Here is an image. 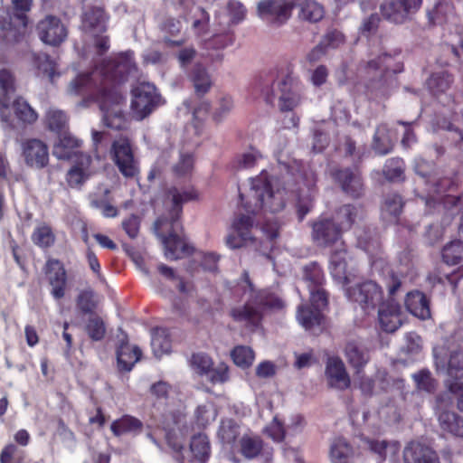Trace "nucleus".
I'll list each match as a JSON object with an SVG mask.
<instances>
[{
  "instance_id": "c03bdc74",
  "label": "nucleus",
  "mask_w": 463,
  "mask_h": 463,
  "mask_svg": "<svg viewBox=\"0 0 463 463\" xmlns=\"http://www.w3.org/2000/svg\"><path fill=\"white\" fill-rule=\"evenodd\" d=\"M359 209L352 205H344L335 214V222L338 225L341 231H345L351 228L352 224L359 215Z\"/></svg>"
},
{
  "instance_id": "e2e57ef3",
  "label": "nucleus",
  "mask_w": 463,
  "mask_h": 463,
  "mask_svg": "<svg viewBox=\"0 0 463 463\" xmlns=\"http://www.w3.org/2000/svg\"><path fill=\"white\" fill-rule=\"evenodd\" d=\"M310 292V302L313 309L319 310L322 313V310L327 306V295L322 286L317 288H311L309 289Z\"/></svg>"
},
{
  "instance_id": "8fccbe9b",
  "label": "nucleus",
  "mask_w": 463,
  "mask_h": 463,
  "mask_svg": "<svg viewBox=\"0 0 463 463\" xmlns=\"http://www.w3.org/2000/svg\"><path fill=\"white\" fill-rule=\"evenodd\" d=\"M218 435L223 443L232 444L241 435V427L232 420H224L221 423Z\"/></svg>"
},
{
  "instance_id": "3c124183",
  "label": "nucleus",
  "mask_w": 463,
  "mask_h": 463,
  "mask_svg": "<svg viewBox=\"0 0 463 463\" xmlns=\"http://www.w3.org/2000/svg\"><path fill=\"white\" fill-rule=\"evenodd\" d=\"M32 241L41 248H48L54 243L55 236L49 226L43 224L34 229Z\"/></svg>"
},
{
  "instance_id": "473e14b6",
  "label": "nucleus",
  "mask_w": 463,
  "mask_h": 463,
  "mask_svg": "<svg viewBox=\"0 0 463 463\" xmlns=\"http://www.w3.org/2000/svg\"><path fill=\"white\" fill-rule=\"evenodd\" d=\"M80 145V140L71 134L64 133L60 136L59 140L53 146V156L59 159H69L72 156L73 150Z\"/></svg>"
},
{
  "instance_id": "f704fd0d",
  "label": "nucleus",
  "mask_w": 463,
  "mask_h": 463,
  "mask_svg": "<svg viewBox=\"0 0 463 463\" xmlns=\"http://www.w3.org/2000/svg\"><path fill=\"white\" fill-rule=\"evenodd\" d=\"M297 320L306 329L313 330L319 326L323 320L322 313L315 310L308 306L300 305L297 310Z\"/></svg>"
},
{
  "instance_id": "a19ab883",
  "label": "nucleus",
  "mask_w": 463,
  "mask_h": 463,
  "mask_svg": "<svg viewBox=\"0 0 463 463\" xmlns=\"http://www.w3.org/2000/svg\"><path fill=\"white\" fill-rule=\"evenodd\" d=\"M452 80V77L448 71H439L432 73L427 80V87L432 94L438 95L449 90Z\"/></svg>"
},
{
  "instance_id": "680f3d73",
  "label": "nucleus",
  "mask_w": 463,
  "mask_h": 463,
  "mask_svg": "<svg viewBox=\"0 0 463 463\" xmlns=\"http://www.w3.org/2000/svg\"><path fill=\"white\" fill-rule=\"evenodd\" d=\"M195 418L200 426H205L215 420V409L210 403L200 405L195 411Z\"/></svg>"
},
{
  "instance_id": "6e6d98bb",
  "label": "nucleus",
  "mask_w": 463,
  "mask_h": 463,
  "mask_svg": "<svg viewBox=\"0 0 463 463\" xmlns=\"http://www.w3.org/2000/svg\"><path fill=\"white\" fill-rule=\"evenodd\" d=\"M258 302L264 307L272 310H281L285 307L284 300L279 295L269 290H264L259 295Z\"/></svg>"
},
{
  "instance_id": "7c9ffc66",
  "label": "nucleus",
  "mask_w": 463,
  "mask_h": 463,
  "mask_svg": "<svg viewBox=\"0 0 463 463\" xmlns=\"http://www.w3.org/2000/svg\"><path fill=\"white\" fill-rule=\"evenodd\" d=\"M364 445L378 456L380 462L384 461L388 457H394L399 451V444L394 441L384 439H364Z\"/></svg>"
},
{
  "instance_id": "4be33fe9",
  "label": "nucleus",
  "mask_w": 463,
  "mask_h": 463,
  "mask_svg": "<svg viewBox=\"0 0 463 463\" xmlns=\"http://www.w3.org/2000/svg\"><path fill=\"white\" fill-rule=\"evenodd\" d=\"M326 379L330 387L341 391L347 389L351 383L344 363L336 357H331L327 360Z\"/></svg>"
},
{
  "instance_id": "a211bd4d",
  "label": "nucleus",
  "mask_w": 463,
  "mask_h": 463,
  "mask_svg": "<svg viewBox=\"0 0 463 463\" xmlns=\"http://www.w3.org/2000/svg\"><path fill=\"white\" fill-rule=\"evenodd\" d=\"M46 277L52 287L51 294L55 299L65 295L67 275L63 265L57 260H50L46 263Z\"/></svg>"
},
{
  "instance_id": "5701e85b",
  "label": "nucleus",
  "mask_w": 463,
  "mask_h": 463,
  "mask_svg": "<svg viewBox=\"0 0 463 463\" xmlns=\"http://www.w3.org/2000/svg\"><path fill=\"white\" fill-rule=\"evenodd\" d=\"M108 16L99 6L87 10L82 17L83 31L92 37H97L106 32Z\"/></svg>"
},
{
  "instance_id": "2f4dec72",
  "label": "nucleus",
  "mask_w": 463,
  "mask_h": 463,
  "mask_svg": "<svg viewBox=\"0 0 463 463\" xmlns=\"http://www.w3.org/2000/svg\"><path fill=\"white\" fill-rule=\"evenodd\" d=\"M142 422L130 415H124L120 419L114 420L110 425V430L115 436L124 434H137L141 432Z\"/></svg>"
},
{
  "instance_id": "e433bc0d",
  "label": "nucleus",
  "mask_w": 463,
  "mask_h": 463,
  "mask_svg": "<svg viewBox=\"0 0 463 463\" xmlns=\"http://www.w3.org/2000/svg\"><path fill=\"white\" fill-rule=\"evenodd\" d=\"M151 347L156 357L160 358L171 351L169 333L165 328H156L152 332Z\"/></svg>"
},
{
  "instance_id": "ea45409f",
  "label": "nucleus",
  "mask_w": 463,
  "mask_h": 463,
  "mask_svg": "<svg viewBox=\"0 0 463 463\" xmlns=\"http://www.w3.org/2000/svg\"><path fill=\"white\" fill-rule=\"evenodd\" d=\"M345 351L348 362L356 369V374H360L361 369L369 360L367 353L353 342L346 345Z\"/></svg>"
},
{
  "instance_id": "f257e3e1",
  "label": "nucleus",
  "mask_w": 463,
  "mask_h": 463,
  "mask_svg": "<svg viewBox=\"0 0 463 463\" xmlns=\"http://www.w3.org/2000/svg\"><path fill=\"white\" fill-rule=\"evenodd\" d=\"M198 193L193 187H172L166 194L165 205L169 213L167 217L159 218L155 223L157 236L162 240L165 248V257L170 260H176L192 253L193 248L187 241L175 233L169 236L164 234L165 226L170 225L173 230L177 227L183 204L198 199Z\"/></svg>"
},
{
  "instance_id": "09e8293b",
  "label": "nucleus",
  "mask_w": 463,
  "mask_h": 463,
  "mask_svg": "<svg viewBox=\"0 0 463 463\" xmlns=\"http://www.w3.org/2000/svg\"><path fill=\"white\" fill-rule=\"evenodd\" d=\"M232 317L238 322L255 325L260 318V311L250 305L239 307L232 310Z\"/></svg>"
},
{
  "instance_id": "9d476101",
  "label": "nucleus",
  "mask_w": 463,
  "mask_h": 463,
  "mask_svg": "<svg viewBox=\"0 0 463 463\" xmlns=\"http://www.w3.org/2000/svg\"><path fill=\"white\" fill-rule=\"evenodd\" d=\"M421 5L422 0H391L382 4L380 10L384 19L402 24L411 20Z\"/></svg>"
},
{
  "instance_id": "aec40b11",
  "label": "nucleus",
  "mask_w": 463,
  "mask_h": 463,
  "mask_svg": "<svg viewBox=\"0 0 463 463\" xmlns=\"http://www.w3.org/2000/svg\"><path fill=\"white\" fill-rule=\"evenodd\" d=\"M330 257L329 269L333 279L344 288L354 282V275L347 270L346 252L343 246L338 247Z\"/></svg>"
},
{
  "instance_id": "0eeeda50",
  "label": "nucleus",
  "mask_w": 463,
  "mask_h": 463,
  "mask_svg": "<svg viewBox=\"0 0 463 463\" xmlns=\"http://www.w3.org/2000/svg\"><path fill=\"white\" fill-rule=\"evenodd\" d=\"M344 289L347 298L359 304L364 310L374 309L383 300V290L373 280L349 284Z\"/></svg>"
},
{
  "instance_id": "4c0bfd02",
  "label": "nucleus",
  "mask_w": 463,
  "mask_h": 463,
  "mask_svg": "<svg viewBox=\"0 0 463 463\" xmlns=\"http://www.w3.org/2000/svg\"><path fill=\"white\" fill-rule=\"evenodd\" d=\"M393 147L392 137L390 136L389 129L385 125H380L373 136V148L378 155H386Z\"/></svg>"
},
{
  "instance_id": "a18cd8bd",
  "label": "nucleus",
  "mask_w": 463,
  "mask_h": 463,
  "mask_svg": "<svg viewBox=\"0 0 463 463\" xmlns=\"http://www.w3.org/2000/svg\"><path fill=\"white\" fill-rule=\"evenodd\" d=\"M231 356L233 363L241 368L250 367L255 360L254 351L246 345L235 346L231 352Z\"/></svg>"
},
{
  "instance_id": "cd10ccee",
  "label": "nucleus",
  "mask_w": 463,
  "mask_h": 463,
  "mask_svg": "<svg viewBox=\"0 0 463 463\" xmlns=\"http://www.w3.org/2000/svg\"><path fill=\"white\" fill-rule=\"evenodd\" d=\"M194 92L201 97L205 95L213 86V80L207 70L201 64H196L189 74Z\"/></svg>"
},
{
  "instance_id": "a878e982",
  "label": "nucleus",
  "mask_w": 463,
  "mask_h": 463,
  "mask_svg": "<svg viewBox=\"0 0 463 463\" xmlns=\"http://www.w3.org/2000/svg\"><path fill=\"white\" fill-rule=\"evenodd\" d=\"M334 177L346 194L355 197L361 194L363 183L358 173L352 172L349 169L337 170L334 173Z\"/></svg>"
},
{
  "instance_id": "39448f33",
  "label": "nucleus",
  "mask_w": 463,
  "mask_h": 463,
  "mask_svg": "<svg viewBox=\"0 0 463 463\" xmlns=\"http://www.w3.org/2000/svg\"><path fill=\"white\" fill-rule=\"evenodd\" d=\"M97 101L103 113V122L108 128L113 129L124 128L123 97L119 91L115 89H104L99 94Z\"/></svg>"
},
{
  "instance_id": "ddd939ff",
  "label": "nucleus",
  "mask_w": 463,
  "mask_h": 463,
  "mask_svg": "<svg viewBox=\"0 0 463 463\" xmlns=\"http://www.w3.org/2000/svg\"><path fill=\"white\" fill-rule=\"evenodd\" d=\"M341 229L338 225L327 218H320L313 224L312 237L317 245L328 247L343 246L341 241Z\"/></svg>"
},
{
  "instance_id": "37998d69",
  "label": "nucleus",
  "mask_w": 463,
  "mask_h": 463,
  "mask_svg": "<svg viewBox=\"0 0 463 463\" xmlns=\"http://www.w3.org/2000/svg\"><path fill=\"white\" fill-rule=\"evenodd\" d=\"M402 209V198L397 195L386 197L382 208V217L388 222H395Z\"/></svg>"
},
{
  "instance_id": "de8ad7c7",
  "label": "nucleus",
  "mask_w": 463,
  "mask_h": 463,
  "mask_svg": "<svg viewBox=\"0 0 463 463\" xmlns=\"http://www.w3.org/2000/svg\"><path fill=\"white\" fill-rule=\"evenodd\" d=\"M191 451L195 458L201 462H205L210 455V444L205 435L199 434L194 436L190 444Z\"/></svg>"
},
{
  "instance_id": "338daca9",
  "label": "nucleus",
  "mask_w": 463,
  "mask_h": 463,
  "mask_svg": "<svg viewBox=\"0 0 463 463\" xmlns=\"http://www.w3.org/2000/svg\"><path fill=\"white\" fill-rule=\"evenodd\" d=\"M452 12V6L446 2L438 3L429 13V18L433 24H441L446 20L447 14Z\"/></svg>"
},
{
  "instance_id": "7ed1b4c3",
  "label": "nucleus",
  "mask_w": 463,
  "mask_h": 463,
  "mask_svg": "<svg viewBox=\"0 0 463 463\" xmlns=\"http://www.w3.org/2000/svg\"><path fill=\"white\" fill-rule=\"evenodd\" d=\"M303 85L299 79L292 73H288L273 83L271 95L267 97L269 103L278 99L281 110H292L298 106L302 99Z\"/></svg>"
},
{
  "instance_id": "c9c22d12",
  "label": "nucleus",
  "mask_w": 463,
  "mask_h": 463,
  "mask_svg": "<svg viewBox=\"0 0 463 463\" xmlns=\"http://www.w3.org/2000/svg\"><path fill=\"white\" fill-rule=\"evenodd\" d=\"M353 456V449L348 442L342 439H335L329 449V458L331 463H350Z\"/></svg>"
},
{
  "instance_id": "9b49d317",
  "label": "nucleus",
  "mask_w": 463,
  "mask_h": 463,
  "mask_svg": "<svg viewBox=\"0 0 463 463\" xmlns=\"http://www.w3.org/2000/svg\"><path fill=\"white\" fill-rule=\"evenodd\" d=\"M294 0H261L257 5V14L274 24H284L291 16Z\"/></svg>"
},
{
  "instance_id": "4468645a",
  "label": "nucleus",
  "mask_w": 463,
  "mask_h": 463,
  "mask_svg": "<svg viewBox=\"0 0 463 463\" xmlns=\"http://www.w3.org/2000/svg\"><path fill=\"white\" fill-rule=\"evenodd\" d=\"M22 156L26 165L35 169H42L48 165L49 149L47 145L40 139L31 138L21 143Z\"/></svg>"
},
{
  "instance_id": "2eb2a0df",
  "label": "nucleus",
  "mask_w": 463,
  "mask_h": 463,
  "mask_svg": "<svg viewBox=\"0 0 463 463\" xmlns=\"http://www.w3.org/2000/svg\"><path fill=\"white\" fill-rule=\"evenodd\" d=\"M378 306L380 327L387 333H393L402 325L403 313L401 306L392 298L382 301Z\"/></svg>"
},
{
  "instance_id": "72a5a7b5",
  "label": "nucleus",
  "mask_w": 463,
  "mask_h": 463,
  "mask_svg": "<svg viewBox=\"0 0 463 463\" xmlns=\"http://www.w3.org/2000/svg\"><path fill=\"white\" fill-rule=\"evenodd\" d=\"M133 55L134 53L131 51L120 53L117 57L115 64L105 69V74H111V78H116L117 75L123 77L124 74L129 73L135 69Z\"/></svg>"
},
{
  "instance_id": "bb28decb",
  "label": "nucleus",
  "mask_w": 463,
  "mask_h": 463,
  "mask_svg": "<svg viewBox=\"0 0 463 463\" xmlns=\"http://www.w3.org/2000/svg\"><path fill=\"white\" fill-rule=\"evenodd\" d=\"M405 306L413 316L426 319L430 316L429 302L425 295L420 291H412L407 294Z\"/></svg>"
},
{
  "instance_id": "4d7b16f0",
  "label": "nucleus",
  "mask_w": 463,
  "mask_h": 463,
  "mask_svg": "<svg viewBox=\"0 0 463 463\" xmlns=\"http://www.w3.org/2000/svg\"><path fill=\"white\" fill-rule=\"evenodd\" d=\"M404 171V163L401 158H391L386 161L383 173L387 179L394 181L402 178Z\"/></svg>"
},
{
  "instance_id": "c756f323",
  "label": "nucleus",
  "mask_w": 463,
  "mask_h": 463,
  "mask_svg": "<svg viewBox=\"0 0 463 463\" xmlns=\"http://www.w3.org/2000/svg\"><path fill=\"white\" fill-rule=\"evenodd\" d=\"M440 429L453 436L463 437V418L449 411L438 413Z\"/></svg>"
},
{
  "instance_id": "6e6552de",
  "label": "nucleus",
  "mask_w": 463,
  "mask_h": 463,
  "mask_svg": "<svg viewBox=\"0 0 463 463\" xmlns=\"http://www.w3.org/2000/svg\"><path fill=\"white\" fill-rule=\"evenodd\" d=\"M433 356L438 373L450 378L463 376V351L459 348L446 349L439 345L433 349Z\"/></svg>"
},
{
  "instance_id": "052dcab7",
  "label": "nucleus",
  "mask_w": 463,
  "mask_h": 463,
  "mask_svg": "<svg viewBox=\"0 0 463 463\" xmlns=\"http://www.w3.org/2000/svg\"><path fill=\"white\" fill-rule=\"evenodd\" d=\"M265 433L276 442L282 441L287 436L286 427L283 423L274 417L272 421L265 428Z\"/></svg>"
},
{
  "instance_id": "f3484780",
  "label": "nucleus",
  "mask_w": 463,
  "mask_h": 463,
  "mask_svg": "<svg viewBox=\"0 0 463 463\" xmlns=\"http://www.w3.org/2000/svg\"><path fill=\"white\" fill-rule=\"evenodd\" d=\"M404 463H440L437 452L430 446L411 441L403 449Z\"/></svg>"
},
{
  "instance_id": "774afa93",
  "label": "nucleus",
  "mask_w": 463,
  "mask_h": 463,
  "mask_svg": "<svg viewBox=\"0 0 463 463\" xmlns=\"http://www.w3.org/2000/svg\"><path fill=\"white\" fill-rule=\"evenodd\" d=\"M89 178L86 172H81L75 166H72L66 175L67 184L71 188L81 187Z\"/></svg>"
},
{
  "instance_id": "20e7f679",
  "label": "nucleus",
  "mask_w": 463,
  "mask_h": 463,
  "mask_svg": "<svg viewBox=\"0 0 463 463\" xmlns=\"http://www.w3.org/2000/svg\"><path fill=\"white\" fill-rule=\"evenodd\" d=\"M415 172L426 182L432 183V188L429 192V198L426 200V203L429 204L430 201L434 203L440 200L444 207H448L451 204L454 207L458 206L459 199L454 195L448 194L444 197L441 194L445 189L451 185V182L448 178H438L436 175H432L433 165L431 163L423 160L422 158L416 159L415 161Z\"/></svg>"
},
{
  "instance_id": "bf43d9fd",
  "label": "nucleus",
  "mask_w": 463,
  "mask_h": 463,
  "mask_svg": "<svg viewBox=\"0 0 463 463\" xmlns=\"http://www.w3.org/2000/svg\"><path fill=\"white\" fill-rule=\"evenodd\" d=\"M86 331L92 340L99 341L103 338L106 330L103 321L94 316L90 317L86 325Z\"/></svg>"
},
{
  "instance_id": "f03ea898",
  "label": "nucleus",
  "mask_w": 463,
  "mask_h": 463,
  "mask_svg": "<svg viewBox=\"0 0 463 463\" xmlns=\"http://www.w3.org/2000/svg\"><path fill=\"white\" fill-rule=\"evenodd\" d=\"M244 207L252 213L260 211L278 213L281 211L288 199V191L280 187L279 180L271 177L263 170L254 178L250 179V189L247 194H241Z\"/></svg>"
},
{
  "instance_id": "c85d7f7f",
  "label": "nucleus",
  "mask_w": 463,
  "mask_h": 463,
  "mask_svg": "<svg viewBox=\"0 0 463 463\" xmlns=\"http://www.w3.org/2000/svg\"><path fill=\"white\" fill-rule=\"evenodd\" d=\"M295 6L299 8V19L309 23L320 21L325 14L323 6L314 0H294Z\"/></svg>"
},
{
  "instance_id": "5fc2aeb1",
  "label": "nucleus",
  "mask_w": 463,
  "mask_h": 463,
  "mask_svg": "<svg viewBox=\"0 0 463 463\" xmlns=\"http://www.w3.org/2000/svg\"><path fill=\"white\" fill-rule=\"evenodd\" d=\"M304 279L308 283L309 289L322 286L324 282V274L321 268L315 262H312L303 269Z\"/></svg>"
},
{
  "instance_id": "6ab92c4d",
  "label": "nucleus",
  "mask_w": 463,
  "mask_h": 463,
  "mask_svg": "<svg viewBox=\"0 0 463 463\" xmlns=\"http://www.w3.org/2000/svg\"><path fill=\"white\" fill-rule=\"evenodd\" d=\"M41 40L51 45L61 43L67 35L66 29L60 19L54 16H47L37 26Z\"/></svg>"
},
{
  "instance_id": "69168bd1",
  "label": "nucleus",
  "mask_w": 463,
  "mask_h": 463,
  "mask_svg": "<svg viewBox=\"0 0 463 463\" xmlns=\"http://www.w3.org/2000/svg\"><path fill=\"white\" fill-rule=\"evenodd\" d=\"M192 365L200 373L204 374L210 372L213 367L211 357L205 354H195L192 356Z\"/></svg>"
},
{
  "instance_id": "f8f14e48",
  "label": "nucleus",
  "mask_w": 463,
  "mask_h": 463,
  "mask_svg": "<svg viewBox=\"0 0 463 463\" xmlns=\"http://www.w3.org/2000/svg\"><path fill=\"white\" fill-rule=\"evenodd\" d=\"M391 61L389 55H383L378 58V61H370L360 69V76L364 85L371 93L378 94L382 92L383 87V75L386 70L387 61Z\"/></svg>"
},
{
  "instance_id": "58836bf2",
  "label": "nucleus",
  "mask_w": 463,
  "mask_h": 463,
  "mask_svg": "<svg viewBox=\"0 0 463 463\" xmlns=\"http://www.w3.org/2000/svg\"><path fill=\"white\" fill-rule=\"evenodd\" d=\"M194 163L192 151L180 150L176 161L172 165L173 174L177 177L189 175L194 169Z\"/></svg>"
},
{
  "instance_id": "864d4df0",
  "label": "nucleus",
  "mask_w": 463,
  "mask_h": 463,
  "mask_svg": "<svg viewBox=\"0 0 463 463\" xmlns=\"http://www.w3.org/2000/svg\"><path fill=\"white\" fill-rule=\"evenodd\" d=\"M45 120L49 129L59 132L66 128L68 118L62 110L50 109L46 113Z\"/></svg>"
},
{
  "instance_id": "79ce46f5",
  "label": "nucleus",
  "mask_w": 463,
  "mask_h": 463,
  "mask_svg": "<svg viewBox=\"0 0 463 463\" xmlns=\"http://www.w3.org/2000/svg\"><path fill=\"white\" fill-rule=\"evenodd\" d=\"M99 72L93 71L90 74L82 73L79 74L75 79H73L67 88L68 94L71 96L80 95L86 90L90 89L94 82V77H96Z\"/></svg>"
},
{
  "instance_id": "1a4fd4ad",
  "label": "nucleus",
  "mask_w": 463,
  "mask_h": 463,
  "mask_svg": "<svg viewBox=\"0 0 463 463\" xmlns=\"http://www.w3.org/2000/svg\"><path fill=\"white\" fill-rule=\"evenodd\" d=\"M109 153L111 159L125 177H134L138 174L137 162L128 138L120 137L115 139Z\"/></svg>"
},
{
  "instance_id": "dca6fc26",
  "label": "nucleus",
  "mask_w": 463,
  "mask_h": 463,
  "mask_svg": "<svg viewBox=\"0 0 463 463\" xmlns=\"http://www.w3.org/2000/svg\"><path fill=\"white\" fill-rule=\"evenodd\" d=\"M240 452L248 458H260L263 462H269L273 456V450L258 436L244 435L240 439Z\"/></svg>"
},
{
  "instance_id": "393cba45",
  "label": "nucleus",
  "mask_w": 463,
  "mask_h": 463,
  "mask_svg": "<svg viewBox=\"0 0 463 463\" xmlns=\"http://www.w3.org/2000/svg\"><path fill=\"white\" fill-rule=\"evenodd\" d=\"M119 341L121 344L117 350L118 364L121 370L128 372L140 359L141 351L137 346L129 345L127 336L124 334H122V337Z\"/></svg>"
},
{
  "instance_id": "49530a36",
  "label": "nucleus",
  "mask_w": 463,
  "mask_h": 463,
  "mask_svg": "<svg viewBox=\"0 0 463 463\" xmlns=\"http://www.w3.org/2000/svg\"><path fill=\"white\" fill-rule=\"evenodd\" d=\"M13 109L16 118L24 123L32 124L38 118L37 113L23 99H15L13 104Z\"/></svg>"
},
{
  "instance_id": "423d86ee",
  "label": "nucleus",
  "mask_w": 463,
  "mask_h": 463,
  "mask_svg": "<svg viewBox=\"0 0 463 463\" xmlns=\"http://www.w3.org/2000/svg\"><path fill=\"white\" fill-rule=\"evenodd\" d=\"M161 104V97L153 84L142 82L132 90L131 113L142 120Z\"/></svg>"
},
{
  "instance_id": "603ef678",
  "label": "nucleus",
  "mask_w": 463,
  "mask_h": 463,
  "mask_svg": "<svg viewBox=\"0 0 463 463\" xmlns=\"http://www.w3.org/2000/svg\"><path fill=\"white\" fill-rule=\"evenodd\" d=\"M463 253V243L457 240L447 244L442 250V259L449 265L458 264Z\"/></svg>"
},
{
  "instance_id": "b1692460",
  "label": "nucleus",
  "mask_w": 463,
  "mask_h": 463,
  "mask_svg": "<svg viewBox=\"0 0 463 463\" xmlns=\"http://www.w3.org/2000/svg\"><path fill=\"white\" fill-rule=\"evenodd\" d=\"M305 179L307 182L305 187L299 188L297 194V213L300 221L304 219L313 207V200L315 196L314 186L317 181L313 172L306 174Z\"/></svg>"
},
{
  "instance_id": "13d9d810",
  "label": "nucleus",
  "mask_w": 463,
  "mask_h": 463,
  "mask_svg": "<svg viewBox=\"0 0 463 463\" xmlns=\"http://www.w3.org/2000/svg\"><path fill=\"white\" fill-rule=\"evenodd\" d=\"M226 10L232 24H239L246 18L247 9L244 5L238 0H229Z\"/></svg>"
},
{
  "instance_id": "0e129e2a",
  "label": "nucleus",
  "mask_w": 463,
  "mask_h": 463,
  "mask_svg": "<svg viewBox=\"0 0 463 463\" xmlns=\"http://www.w3.org/2000/svg\"><path fill=\"white\" fill-rule=\"evenodd\" d=\"M306 420L300 414L291 415L286 426L288 437H295L301 434L306 427Z\"/></svg>"
},
{
  "instance_id": "412c9836",
  "label": "nucleus",
  "mask_w": 463,
  "mask_h": 463,
  "mask_svg": "<svg viewBox=\"0 0 463 463\" xmlns=\"http://www.w3.org/2000/svg\"><path fill=\"white\" fill-rule=\"evenodd\" d=\"M14 91V79L7 70H0V118L5 125L12 126L11 110L9 108V95Z\"/></svg>"
}]
</instances>
